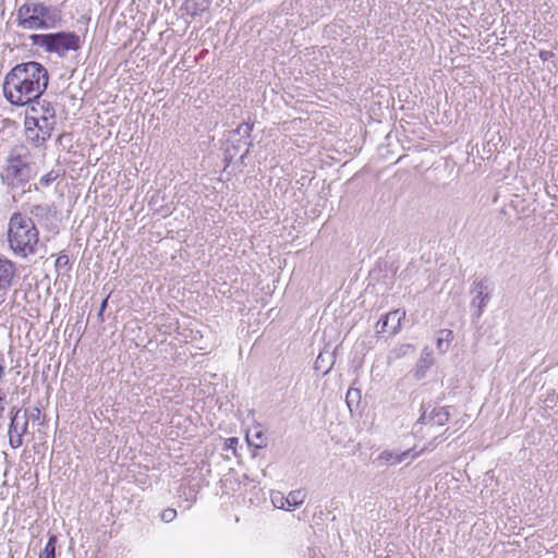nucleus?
<instances>
[{
	"label": "nucleus",
	"mask_w": 558,
	"mask_h": 558,
	"mask_svg": "<svg viewBox=\"0 0 558 558\" xmlns=\"http://www.w3.org/2000/svg\"><path fill=\"white\" fill-rule=\"evenodd\" d=\"M48 83L49 74L43 64L36 61L20 63L4 76L3 95L13 106H26L45 93Z\"/></svg>",
	"instance_id": "1"
},
{
	"label": "nucleus",
	"mask_w": 558,
	"mask_h": 558,
	"mask_svg": "<svg viewBox=\"0 0 558 558\" xmlns=\"http://www.w3.org/2000/svg\"><path fill=\"white\" fill-rule=\"evenodd\" d=\"M34 156L25 143L12 145L5 156L0 179L8 191L14 192L33 178Z\"/></svg>",
	"instance_id": "2"
},
{
	"label": "nucleus",
	"mask_w": 558,
	"mask_h": 558,
	"mask_svg": "<svg viewBox=\"0 0 558 558\" xmlns=\"http://www.w3.org/2000/svg\"><path fill=\"white\" fill-rule=\"evenodd\" d=\"M8 242L13 253L21 257L35 255L40 246L39 231L32 218L14 213L8 226Z\"/></svg>",
	"instance_id": "3"
},
{
	"label": "nucleus",
	"mask_w": 558,
	"mask_h": 558,
	"mask_svg": "<svg viewBox=\"0 0 558 558\" xmlns=\"http://www.w3.org/2000/svg\"><path fill=\"white\" fill-rule=\"evenodd\" d=\"M31 40L34 45L44 48L47 52L64 57L68 51H76L81 47V39L74 32H59L51 34H33Z\"/></svg>",
	"instance_id": "4"
},
{
	"label": "nucleus",
	"mask_w": 558,
	"mask_h": 558,
	"mask_svg": "<svg viewBox=\"0 0 558 558\" xmlns=\"http://www.w3.org/2000/svg\"><path fill=\"white\" fill-rule=\"evenodd\" d=\"M9 444L16 449L23 445V436L27 433L28 417L26 411L13 407L10 411Z\"/></svg>",
	"instance_id": "5"
},
{
	"label": "nucleus",
	"mask_w": 558,
	"mask_h": 558,
	"mask_svg": "<svg viewBox=\"0 0 558 558\" xmlns=\"http://www.w3.org/2000/svg\"><path fill=\"white\" fill-rule=\"evenodd\" d=\"M17 279V268L15 264L0 256V305L7 300L9 290Z\"/></svg>",
	"instance_id": "6"
},
{
	"label": "nucleus",
	"mask_w": 558,
	"mask_h": 558,
	"mask_svg": "<svg viewBox=\"0 0 558 558\" xmlns=\"http://www.w3.org/2000/svg\"><path fill=\"white\" fill-rule=\"evenodd\" d=\"M490 288L487 280H476L472 286L471 293L474 295L472 300V307L476 308L475 316H482L484 308L490 300Z\"/></svg>",
	"instance_id": "7"
},
{
	"label": "nucleus",
	"mask_w": 558,
	"mask_h": 558,
	"mask_svg": "<svg viewBox=\"0 0 558 558\" xmlns=\"http://www.w3.org/2000/svg\"><path fill=\"white\" fill-rule=\"evenodd\" d=\"M305 497L306 494L302 489L292 490L288 496L276 493L271 495V502L276 508L292 511L304 502Z\"/></svg>",
	"instance_id": "8"
},
{
	"label": "nucleus",
	"mask_w": 558,
	"mask_h": 558,
	"mask_svg": "<svg viewBox=\"0 0 558 558\" xmlns=\"http://www.w3.org/2000/svg\"><path fill=\"white\" fill-rule=\"evenodd\" d=\"M405 312L402 310L392 311L384 315L376 325L377 333L396 335L400 327L401 320L404 319Z\"/></svg>",
	"instance_id": "9"
},
{
	"label": "nucleus",
	"mask_w": 558,
	"mask_h": 558,
	"mask_svg": "<svg viewBox=\"0 0 558 558\" xmlns=\"http://www.w3.org/2000/svg\"><path fill=\"white\" fill-rule=\"evenodd\" d=\"M27 105L29 107L25 118H57L56 108L52 105V102L41 98V96L39 98L31 100Z\"/></svg>",
	"instance_id": "10"
},
{
	"label": "nucleus",
	"mask_w": 558,
	"mask_h": 558,
	"mask_svg": "<svg viewBox=\"0 0 558 558\" xmlns=\"http://www.w3.org/2000/svg\"><path fill=\"white\" fill-rule=\"evenodd\" d=\"M426 450V448H422L420 451L415 450V447L408 449L402 452H396L393 450H385L380 453L379 460L385 461L386 463L390 464H398L404 461L407 458L411 457L412 459L418 457L421 453H423Z\"/></svg>",
	"instance_id": "11"
},
{
	"label": "nucleus",
	"mask_w": 558,
	"mask_h": 558,
	"mask_svg": "<svg viewBox=\"0 0 558 558\" xmlns=\"http://www.w3.org/2000/svg\"><path fill=\"white\" fill-rule=\"evenodd\" d=\"M28 124L35 126L43 133V138H50L57 124V118H27Z\"/></svg>",
	"instance_id": "12"
},
{
	"label": "nucleus",
	"mask_w": 558,
	"mask_h": 558,
	"mask_svg": "<svg viewBox=\"0 0 558 558\" xmlns=\"http://www.w3.org/2000/svg\"><path fill=\"white\" fill-rule=\"evenodd\" d=\"M49 8L40 2L24 3L17 10L16 16L22 17L25 15H39L49 16Z\"/></svg>",
	"instance_id": "13"
},
{
	"label": "nucleus",
	"mask_w": 558,
	"mask_h": 558,
	"mask_svg": "<svg viewBox=\"0 0 558 558\" xmlns=\"http://www.w3.org/2000/svg\"><path fill=\"white\" fill-rule=\"evenodd\" d=\"M47 16L39 15H25L17 17L19 25L24 29H47L49 24L46 21Z\"/></svg>",
	"instance_id": "14"
},
{
	"label": "nucleus",
	"mask_w": 558,
	"mask_h": 558,
	"mask_svg": "<svg viewBox=\"0 0 558 558\" xmlns=\"http://www.w3.org/2000/svg\"><path fill=\"white\" fill-rule=\"evenodd\" d=\"M335 363V356L330 352H320L314 363V369L327 375Z\"/></svg>",
	"instance_id": "15"
},
{
	"label": "nucleus",
	"mask_w": 558,
	"mask_h": 558,
	"mask_svg": "<svg viewBox=\"0 0 558 558\" xmlns=\"http://www.w3.org/2000/svg\"><path fill=\"white\" fill-rule=\"evenodd\" d=\"M24 128H25L26 140L31 144H33L35 147L43 146L49 140V138H43V133L39 130H37L35 126L28 124L27 118H25Z\"/></svg>",
	"instance_id": "16"
},
{
	"label": "nucleus",
	"mask_w": 558,
	"mask_h": 558,
	"mask_svg": "<svg viewBox=\"0 0 558 558\" xmlns=\"http://www.w3.org/2000/svg\"><path fill=\"white\" fill-rule=\"evenodd\" d=\"M433 364V353L428 348H425L422 352L421 359L417 362L416 377L423 378Z\"/></svg>",
	"instance_id": "17"
},
{
	"label": "nucleus",
	"mask_w": 558,
	"mask_h": 558,
	"mask_svg": "<svg viewBox=\"0 0 558 558\" xmlns=\"http://www.w3.org/2000/svg\"><path fill=\"white\" fill-rule=\"evenodd\" d=\"M209 5L208 0H185L183 3L184 10L192 16L204 12Z\"/></svg>",
	"instance_id": "18"
},
{
	"label": "nucleus",
	"mask_w": 558,
	"mask_h": 558,
	"mask_svg": "<svg viewBox=\"0 0 558 558\" xmlns=\"http://www.w3.org/2000/svg\"><path fill=\"white\" fill-rule=\"evenodd\" d=\"M453 339V332L449 329H441L437 337V349L440 353H445Z\"/></svg>",
	"instance_id": "19"
},
{
	"label": "nucleus",
	"mask_w": 558,
	"mask_h": 558,
	"mask_svg": "<svg viewBox=\"0 0 558 558\" xmlns=\"http://www.w3.org/2000/svg\"><path fill=\"white\" fill-rule=\"evenodd\" d=\"M450 414L446 407H439L432 409V416L429 421H433V425L442 426L449 421Z\"/></svg>",
	"instance_id": "20"
},
{
	"label": "nucleus",
	"mask_w": 558,
	"mask_h": 558,
	"mask_svg": "<svg viewBox=\"0 0 558 558\" xmlns=\"http://www.w3.org/2000/svg\"><path fill=\"white\" fill-rule=\"evenodd\" d=\"M57 537L51 535L38 558H56Z\"/></svg>",
	"instance_id": "21"
},
{
	"label": "nucleus",
	"mask_w": 558,
	"mask_h": 558,
	"mask_svg": "<svg viewBox=\"0 0 558 558\" xmlns=\"http://www.w3.org/2000/svg\"><path fill=\"white\" fill-rule=\"evenodd\" d=\"M31 213L35 219L41 221L43 219H47L50 216L51 208L48 205H35L33 206Z\"/></svg>",
	"instance_id": "22"
},
{
	"label": "nucleus",
	"mask_w": 558,
	"mask_h": 558,
	"mask_svg": "<svg viewBox=\"0 0 558 558\" xmlns=\"http://www.w3.org/2000/svg\"><path fill=\"white\" fill-rule=\"evenodd\" d=\"M361 400V392L356 388H349L345 396V401L350 411H352L353 407H357Z\"/></svg>",
	"instance_id": "23"
},
{
	"label": "nucleus",
	"mask_w": 558,
	"mask_h": 558,
	"mask_svg": "<svg viewBox=\"0 0 558 558\" xmlns=\"http://www.w3.org/2000/svg\"><path fill=\"white\" fill-rule=\"evenodd\" d=\"M61 173L58 170H50L39 179V184L43 186H50L54 181L60 178Z\"/></svg>",
	"instance_id": "24"
},
{
	"label": "nucleus",
	"mask_w": 558,
	"mask_h": 558,
	"mask_svg": "<svg viewBox=\"0 0 558 558\" xmlns=\"http://www.w3.org/2000/svg\"><path fill=\"white\" fill-rule=\"evenodd\" d=\"M253 130V125L248 123H242L238 126V129L234 131L235 134L241 135L243 137L248 138L251 135V132Z\"/></svg>",
	"instance_id": "25"
},
{
	"label": "nucleus",
	"mask_w": 558,
	"mask_h": 558,
	"mask_svg": "<svg viewBox=\"0 0 558 558\" xmlns=\"http://www.w3.org/2000/svg\"><path fill=\"white\" fill-rule=\"evenodd\" d=\"M432 416V411L428 412L427 409L422 407V413L416 422V425L424 424V425H433V421H429V417Z\"/></svg>",
	"instance_id": "26"
},
{
	"label": "nucleus",
	"mask_w": 558,
	"mask_h": 558,
	"mask_svg": "<svg viewBox=\"0 0 558 558\" xmlns=\"http://www.w3.org/2000/svg\"><path fill=\"white\" fill-rule=\"evenodd\" d=\"M177 517L175 509L168 508L161 512V520L166 523L172 522Z\"/></svg>",
	"instance_id": "27"
},
{
	"label": "nucleus",
	"mask_w": 558,
	"mask_h": 558,
	"mask_svg": "<svg viewBox=\"0 0 558 558\" xmlns=\"http://www.w3.org/2000/svg\"><path fill=\"white\" fill-rule=\"evenodd\" d=\"M9 404L7 392L0 388V417H2L7 405Z\"/></svg>",
	"instance_id": "28"
},
{
	"label": "nucleus",
	"mask_w": 558,
	"mask_h": 558,
	"mask_svg": "<svg viewBox=\"0 0 558 558\" xmlns=\"http://www.w3.org/2000/svg\"><path fill=\"white\" fill-rule=\"evenodd\" d=\"M69 264V257L68 255H60L57 260H56V267H63V266H66Z\"/></svg>",
	"instance_id": "29"
},
{
	"label": "nucleus",
	"mask_w": 558,
	"mask_h": 558,
	"mask_svg": "<svg viewBox=\"0 0 558 558\" xmlns=\"http://www.w3.org/2000/svg\"><path fill=\"white\" fill-rule=\"evenodd\" d=\"M256 439H259V441H258V442H255V444H254V446H255L256 448H262V447L265 445V444H264V442H265V439L263 438L262 433H257V434H256Z\"/></svg>",
	"instance_id": "30"
},
{
	"label": "nucleus",
	"mask_w": 558,
	"mask_h": 558,
	"mask_svg": "<svg viewBox=\"0 0 558 558\" xmlns=\"http://www.w3.org/2000/svg\"><path fill=\"white\" fill-rule=\"evenodd\" d=\"M244 145H246V148H245V151L241 155V159H243L244 157H246V156H247V154H248V148H250V146H251V143H250V142H247V141H245V142H244Z\"/></svg>",
	"instance_id": "31"
},
{
	"label": "nucleus",
	"mask_w": 558,
	"mask_h": 558,
	"mask_svg": "<svg viewBox=\"0 0 558 558\" xmlns=\"http://www.w3.org/2000/svg\"><path fill=\"white\" fill-rule=\"evenodd\" d=\"M548 54H549V52L542 51V52H541V58H542L543 60H547Z\"/></svg>",
	"instance_id": "32"
},
{
	"label": "nucleus",
	"mask_w": 558,
	"mask_h": 558,
	"mask_svg": "<svg viewBox=\"0 0 558 558\" xmlns=\"http://www.w3.org/2000/svg\"><path fill=\"white\" fill-rule=\"evenodd\" d=\"M408 349H413V347L411 344H405V345H402L401 347V350H408Z\"/></svg>",
	"instance_id": "33"
},
{
	"label": "nucleus",
	"mask_w": 558,
	"mask_h": 558,
	"mask_svg": "<svg viewBox=\"0 0 558 558\" xmlns=\"http://www.w3.org/2000/svg\"><path fill=\"white\" fill-rule=\"evenodd\" d=\"M106 304H107V300H104L102 303H101V310L105 308Z\"/></svg>",
	"instance_id": "34"
},
{
	"label": "nucleus",
	"mask_w": 558,
	"mask_h": 558,
	"mask_svg": "<svg viewBox=\"0 0 558 558\" xmlns=\"http://www.w3.org/2000/svg\"><path fill=\"white\" fill-rule=\"evenodd\" d=\"M36 412H37V414H33V415H32V416H33V418L38 417L39 410H38V409H36Z\"/></svg>",
	"instance_id": "35"
},
{
	"label": "nucleus",
	"mask_w": 558,
	"mask_h": 558,
	"mask_svg": "<svg viewBox=\"0 0 558 558\" xmlns=\"http://www.w3.org/2000/svg\"><path fill=\"white\" fill-rule=\"evenodd\" d=\"M229 441H230V442H236V441H238V439H236V438H229Z\"/></svg>",
	"instance_id": "36"
},
{
	"label": "nucleus",
	"mask_w": 558,
	"mask_h": 558,
	"mask_svg": "<svg viewBox=\"0 0 558 558\" xmlns=\"http://www.w3.org/2000/svg\"><path fill=\"white\" fill-rule=\"evenodd\" d=\"M34 190H35V191H37V190H38L37 184H34Z\"/></svg>",
	"instance_id": "37"
}]
</instances>
